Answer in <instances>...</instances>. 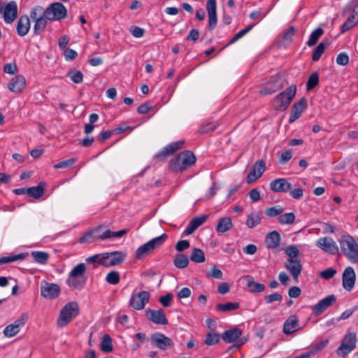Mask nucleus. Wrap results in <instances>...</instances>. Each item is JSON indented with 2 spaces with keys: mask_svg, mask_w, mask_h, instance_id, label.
Returning <instances> with one entry per match:
<instances>
[{
  "mask_svg": "<svg viewBox=\"0 0 358 358\" xmlns=\"http://www.w3.org/2000/svg\"><path fill=\"white\" fill-rule=\"evenodd\" d=\"M0 14L6 24H12L17 17V5L15 1L6 3L0 10Z\"/></svg>",
  "mask_w": 358,
  "mask_h": 358,
  "instance_id": "obj_11",
  "label": "nucleus"
},
{
  "mask_svg": "<svg viewBox=\"0 0 358 358\" xmlns=\"http://www.w3.org/2000/svg\"><path fill=\"white\" fill-rule=\"evenodd\" d=\"M31 27L29 17L27 15H21L17 22L16 31L20 36H26Z\"/></svg>",
  "mask_w": 358,
  "mask_h": 358,
  "instance_id": "obj_28",
  "label": "nucleus"
},
{
  "mask_svg": "<svg viewBox=\"0 0 358 358\" xmlns=\"http://www.w3.org/2000/svg\"><path fill=\"white\" fill-rule=\"evenodd\" d=\"M146 317L152 322L157 324H167L168 320L162 309L157 310L148 308L145 310Z\"/></svg>",
  "mask_w": 358,
  "mask_h": 358,
  "instance_id": "obj_25",
  "label": "nucleus"
},
{
  "mask_svg": "<svg viewBox=\"0 0 358 358\" xmlns=\"http://www.w3.org/2000/svg\"><path fill=\"white\" fill-rule=\"evenodd\" d=\"M76 162V159L70 158L67 160L62 161L53 166L54 169H64L72 166Z\"/></svg>",
  "mask_w": 358,
  "mask_h": 358,
  "instance_id": "obj_58",
  "label": "nucleus"
},
{
  "mask_svg": "<svg viewBox=\"0 0 358 358\" xmlns=\"http://www.w3.org/2000/svg\"><path fill=\"white\" fill-rule=\"evenodd\" d=\"M343 255L352 264L358 263V243L353 236L344 234L338 240Z\"/></svg>",
  "mask_w": 358,
  "mask_h": 358,
  "instance_id": "obj_2",
  "label": "nucleus"
},
{
  "mask_svg": "<svg viewBox=\"0 0 358 358\" xmlns=\"http://www.w3.org/2000/svg\"><path fill=\"white\" fill-rule=\"evenodd\" d=\"M296 92V85H292L285 90L278 94L273 101L275 110L280 111L285 110L295 96Z\"/></svg>",
  "mask_w": 358,
  "mask_h": 358,
  "instance_id": "obj_4",
  "label": "nucleus"
},
{
  "mask_svg": "<svg viewBox=\"0 0 358 358\" xmlns=\"http://www.w3.org/2000/svg\"><path fill=\"white\" fill-rule=\"evenodd\" d=\"M233 226L229 217H221L218 220L216 230L218 233H224L231 229Z\"/></svg>",
  "mask_w": 358,
  "mask_h": 358,
  "instance_id": "obj_33",
  "label": "nucleus"
},
{
  "mask_svg": "<svg viewBox=\"0 0 358 358\" xmlns=\"http://www.w3.org/2000/svg\"><path fill=\"white\" fill-rule=\"evenodd\" d=\"M285 267L292 275L293 279L297 282L302 271L301 260L287 259L285 262Z\"/></svg>",
  "mask_w": 358,
  "mask_h": 358,
  "instance_id": "obj_22",
  "label": "nucleus"
},
{
  "mask_svg": "<svg viewBox=\"0 0 358 358\" xmlns=\"http://www.w3.org/2000/svg\"><path fill=\"white\" fill-rule=\"evenodd\" d=\"M150 297V294L147 291L133 293L129 299V305L136 310H143L149 301Z\"/></svg>",
  "mask_w": 358,
  "mask_h": 358,
  "instance_id": "obj_12",
  "label": "nucleus"
},
{
  "mask_svg": "<svg viewBox=\"0 0 358 358\" xmlns=\"http://www.w3.org/2000/svg\"><path fill=\"white\" fill-rule=\"evenodd\" d=\"M31 255L36 262L41 264H45L50 257L49 254L43 251H32Z\"/></svg>",
  "mask_w": 358,
  "mask_h": 358,
  "instance_id": "obj_39",
  "label": "nucleus"
},
{
  "mask_svg": "<svg viewBox=\"0 0 358 358\" xmlns=\"http://www.w3.org/2000/svg\"><path fill=\"white\" fill-rule=\"evenodd\" d=\"M345 12H349L350 15L358 18V0H351L344 8V13Z\"/></svg>",
  "mask_w": 358,
  "mask_h": 358,
  "instance_id": "obj_47",
  "label": "nucleus"
},
{
  "mask_svg": "<svg viewBox=\"0 0 358 358\" xmlns=\"http://www.w3.org/2000/svg\"><path fill=\"white\" fill-rule=\"evenodd\" d=\"M206 10L208 17V27L209 30H213L216 27L217 22L216 0H207Z\"/></svg>",
  "mask_w": 358,
  "mask_h": 358,
  "instance_id": "obj_18",
  "label": "nucleus"
},
{
  "mask_svg": "<svg viewBox=\"0 0 358 358\" xmlns=\"http://www.w3.org/2000/svg\"><path fill=\"white\" fill-rule=\"evenodd\" d=\"M48 20H49L46 18L43 14V15H40L38 19L35 20V24L34 26V34H40L45 30Z\"/></svg>",
  "mask_w": 358,
  "mask_h": 358,
  "instance_id": "obj_36",
  "label": "nucleus"
},
{
  "mask_svg": "<svg viewBox=\"0 0 358 358\" xmlns=\"http://www.w3.org/2000/svg\"><path fill=\"white\" fill-rule=\"evenodd\" d=\"M356 280V274L352 267H347L342 275V282L343 288L347 291H351L355 286Z\"/></svg>",
  "mask_w": 358,
  "mask_h": 358,
  "instance_id": "obj_21",
  "label": "nucleus"
},
{
  "mask_svg": "<svg viewBox=\"0 0 358 358\" xmlns=\"http://www.w3.org/2000/svg\"><path fill=\"white\" fill-rule=\"evenodd\" d=\"M256 24H252L249 26H248L246 28L241 30L238 31L229 41V45L234 43L238 40H239L241 38L244 36L247 33H248L255 25Z\"/></svg>",
  "mask_w": 358,
  "mask_h": 358,
  "instance_id": "obj_54",
  "label": "nucleus"
},
{
  "mask_svg": "<svg viewBox=\"0 0 358 358\" xmlns=\"http://www.w3.org/2000/svg\"><path fill=\"white\" fill-rule=\"evenodd\" d=\"M101 350L104 352H110L113 350V346L112 343V339L108 334H105L101 342L100 345Z\"/></svg>",
  "mask_w": 358,
  "mask_h": 358,
  "instance_id": "obj_41",
  "label": "nucleus"
},
{
  "mask_svg": "<svg viewBox=\"0 0 358 358\" xmlns=\"http://www.w3.org/2000/svg\"><path fill=\"white\" fill-rule=\"evenodd\" d=\"M173 298V294L168 293L164 296H162L159 299V301L162 304L164 307H169L171 305V302Z\"/></svg>",
  "mask_w": 358,
  "mask_h": 358,
  "instance_id": "obj_59",
  "label": "nucleus"
},
{
  "mask_svg": "<svg viewBox=\"0 0 358 358\" xmlns=\"http://www.w3.org/2000/svg\"><path fill=\"white\" fill-rule=\"evenodd\" d=\"M336 63L341 66H346L349 63V57L345 52H341L336 57Z\"/></svg>",
  "mask_w": 358,
  "mask_h": 358,
  "instance_id": "obj_62",
  "label": "nucleus"
},
{
  "mask_svg": "<svg viewBox=\"0 0 358 358\" xmlns=\"http://www.w3.org/2000/svg\"><path fill=\"white\" fill-rule=\"evenodd\" d=\"M96 241L94 229H92L90 231L85 232L78 239L79 243H91Z\"/></svg>",
  "mask_w": 358,
  "mask_h": 358,
  "instance_id": "obj_49",
  "label": "nucleus"
},
{
  "mask_svg": "<svg viewBox=\"0 0 358 358\" xmlns=\"http://www.w3.org/2000/svg\"><path fill=\"white\" fill-rule=\"evenodd\" d=\"M105 260L103 253L96 254L86 259V262L89 264L97 263L101 266H103L102 262Z\"/></svg>",
  "mask_w": 358,
  "mask_h": 358,
  "instance_id": "obj_56",
  "label": "nucleus"
},
{
  "mask_svg": "<svg viewBox=\"0 0 358 358\" xmlns=\"http://www.w3.org/2000/svg\"><path fill=\"white\" fill-rule=\"evenodd\" d=\"M299 324V320L296 315H290L284 322L283 332L286 335H289L296 331Z\"/></svg>",
  "mask_w": 358,
  "mask_h": 358,
  "instance_id": "obj_30",
  "label": "nucleus"
},
{
  "mask_svg": "<svg viewBox=\"0 0 358 358\" xmlns=\"http://www.w3.org/2000/svg\"><path fill=\"white\" fill-rule=\"evenodd\" d=\"M324 30L321 27H317L311 34L306 42V44L309 47L315 45L318 41L319 38L323 35Z\"/></svg>",
  "mask_w": 358,
  "mask_h": 358,
  "instance_id": "obj_38",
  "label": "nucleus"
},
{
  "mask_svg": "<svg viewBox=\"0 0 358 358\" xmlns=\"http://www.w3.org/2000/svg\"><path fill=\"white\" fill-rule=\"evenodd\" d=\"M45 190V185L42 182L37 186L27 187V195L34 199H39L43 196Z\"/></svg>",
  "mask_w": 358,
  "mask_h": 358,
  "instance_id": "obj_35",
  "label": "nucleus"
},
{
  "mask_svg": "<svg viewBox=\"0 0 358 358\" xmlns=\"http://www.w3.org/2000/svg\"><path fill=\"white\" fill-rule=\"evenodd\" d=\"M329 45V41L328 40L323 41L320 43L313 51L312 60L314 62L318 61Z\"/></svg>",
  "mask_w": 358,
  "mask_h": 358,
  "instance_id": "obj_34",
  "label": "nucleus"
},
{
  "mask_svg": "<svg viewBox=\"0 0 358 358\" xmlns=\"http://www.w3.org/2000/svg\"><path fill=\"white\" fill-rule=\"evenodd\" d=\"M283 208L279 206H272L266 208L265 215L269 217H273L282 213Z\"/></svg>",
  "mask_w": 358,
  "mask_h": 358,
  "instance_id": "obj_53",
  "label": "nucleus"
},
{
  "mask_svg": "<svg viewBox=\"0 0 358 358\" xmlns=\"http://www.w3.org/2000/svg\"><path fill=\"white\" fill-rule=\"evenodd\" d=\"M295 218L294 213H287L281 215L278 218V221L281 224H292L294 222Z\"/></svg>",
  "mask_w": 358,
  "mask_h": 358,
  "instance_id": "obj_46",
  "label": "nucleus"
},
{
  "mask_svg": "<svg viewBox=\"0 0 358 358\" xmlns=\"http://www.w3.org/2000/svg\"><path fill=\"white\" fill-rule=\"evenodd\" d=\"M220 340V336L217 332H209L206 334V339L204 341L205 344L207 345H213L219 343Z\"/></svg>",
  "mask_w": 358,
  "mask_h": 358,
  "instance_id": "obj_48",
  "label": "nucleus"
},
{
  "mask_svg": "<svg viewBox=\"0 0 358 358\" xmlns=\"http://www.w3.org/2000/svg\"><path fill=\"white\" fill-rule=\"evenodd\" d=\"M245 280H246V286L250 292L261 293L264 291L265 285L262 283L255 282L253 277L247 275Z\"/></svg>",
  "mask_w": 358,
  "mask_h": 358,
  "instance_id": "obj_32",
  "label": "nucleus"
},
{
  "mask_svg": "<svg viewBox=\"0 0 358 358\" xmlns=\"http://www.w3.org/2000/svg\"><path fill=\"white\" fill-rule=\"evenodd\" d=\"M185 144L184 140H180L173 143H171L165 146L162 150H160L156 155L155 157L159 159H163L172 154H173L178 150L182 148Z\"/></svg>",
  "mask_w": 358,
  "mask_h": 358,
  "instance_id": "obj_20",
  "label": "nucleus"
},
{
  "mask_svg": "<svg viewBox=\"0 0 358 358\" xmlns=\"http://www.w3.org/2000/svg\"><path fill=\"white\" fill-rule=\"evenodd\" d=\"M64 55L66 61H72L76 59L78 53L73 49L66 48L64 52Z\"/></svg>",
  "mask_w": 358,
  "mask_h": 358,
  "instance_id": "obj_63",
  "label": "nucleus"
},
{
  "mask_svg": "<svg viewBox=\"0 0 358 358\" xmlns=\"http://www.w3.org/2000/svg\"><path fill=\"white\" fill-rule=\"evenodd\" d=\"M26 86V79L22 75H17L10 80L8 88L14 93H20Z\"/></svg>",
  "mask_w": 358,
  "mask_h": 358,
  "instance_id": "obj_27",
  "label": "nucleus"
},
{
  "mask_svg": "<svg viewBox=\"0 0 358 358\" xmlns=\"http://www.w3.org/2000/svg\"><path fill=\"white\" fill-rule=\"evenodd\" d=\"M105 261H103V266L105 267H111L121 264L125 259L126 253L121 251H114L110 252H103Z\"/></svg>",
  "mask_w": 358,
  "mask_h": 358,
  "instance_id": "obj_13",
  "label": "nucleus"
},
{
  "mask_svg": "<svg viewBox=\"0 0 358 358\" xmlns=\"http://www.w3.org/2000/svg\"><path fill=\"white\" fill-rule=\"evenodd\" d=\"M358 23V18L354 15H350L347 20L341 27V34H344L347 31L352 29L356 24Z\"/></svg>",
  "mask_w": 358,
  "mask_h": 358,
  "instance_id": "obj_42",
  "label": "nucleus"
},
{
  "mask_svg": "<svg viewBox=\"0 0 358 358\" xmlns=\"http://www.w3.org/2000/svg\"><path fill=\"white\" fill-rule=\"evenodd\" d=\"M151 342L157 348L166 350L173 347L174 343L171 338L167 337L162 333H155L151 335Z\"/></svg>",
  "mask_w": 358,
  "mask_h": 358,
  "instance_id": "obj_15",
  "label": "nucleus"
},
{
  "mask_svg": "<svg viewBox=\"0 0 358 358\" xmlns=\"http://www.w3.org/2000/svg\"><path fill=\"white\" fill-rule=\"evenodd\" d=\"M189 260L186 255L178 253L176 255L173 264L178 268H184L188 266Z\"/></svg>",
  "mask_w": 358,
  "mask_h": 358,
  "instance_id": "obj_40",
  "label": "nucleus"
},
{
  "mask_svg": "<svg viewBox=\"0 0 358 358\" xmlns=\"http://www.w3.org/2000/svg\"><path fill=\"white\" fill-rule=\"evenodd\" d=\"M196 159L192 152L185 150L171 159L169 167L174 172H182L193 165Z\"/></svg>",
  "mask_w": 358,
  "mask_h": 358,
  "instance_id": "obj_3",
  "label": "nucleus"
},
{
  "mask_svg": "<svg viewBox=\"0 0 358 358\" xmlns=\"http://www.w3.org/2000/svg\"><path fill=\"white\" fill-rule=\"evenodd\" d=\"M261 222V216L257 213L250 214L246 220L248 227L252 229L257 226Z\"/></svg>",
  "mask_w": 358,
  "mask_h": 358,
  "instance_id": "obj_43",
  "label": "nucleus"
},
{
  "mask_svg": "<svg viewBox=\"0 0 358 358\" xmlns=\"http://www.w3.org/2000/svg\"><path fill=\"white\" fill-rule=\"evenodd\" d=\"M129 31L132 36L135 38L143 37L145 33L144 29L137 26L131 27Z\"/></svg>",
  "mask_w": 358,
  "mask_h": 358,
  "instance_id": "obj_61",
  "label": "nucleus"
},
{
  "mask_svg": "<svg viewBox=\"0 0 358 358\" xmlns=\"http://www.w3.org/2000/svg\"><path fill=\"white\" fill-rule=\"evenodd\" d=\"M190 259L196 263H202L205 262V255L200 248H194L191 255Z\"/></svg>",
  "mask_w": 358,
  "mask_h": 358,
  "instance_id": "obj_44",
  "label": "nucleus"
},
{
  "mask_svg": "<svg viewBox=\"0 0 358 358\" xmlns=\"http://www.w3.org/2000/svg\"><path fill=\"white\" fill-rule=\"evenodd\" d=\"M43 14L50 21L60 20L67 16V10L62 3L55 2L47 7Z\"/></svg>",
  "mask_w": 358,
  "mask_h": 358,
  "instance_id": "obj_8",
  "label": "nucleus"
},
{
  "mask_svg": "<svg viewBox=\"0 0 358 358\" xmlns=\"http://www.w3.org/2000/svg\"><path fill=\"white\" fill-rule=\"evenodd\" d=\"M106 280L110 285L118 284L120 280L119 272L116 271H110L106 277Z\"/></svg>",
  "mask_w": 358,
  "mask_h": 358,
  "instance_id": "obj_52",
  "label": "nucleus"
},
{
  "mask_svg": "<svg viewBox=\"0 0 358 358\" xmlns=\"http://www.w3.org/2000/svg\"><path fill=\"white\" fill-rule=\"evenodd\" d=\"M280 235L277 231H272L267 234L265 238V245L268 249H275L280 243Z\"/></svg>",
  "mask_w": 358,
  "mask_h": 358,
  "instance_id": "obj_29",
  "label": "nucleus"
},
{
  "mask_svg": "<svg viewBox=\"0 0 358 358\" xmlns=\"http://www.w3.org/2000/svg\"><path fill=\"white\" fill-rule=\"evenodd\" d=\"M68 76H69L71 80L76 84L81 83L83 80V73L75 69H71L68 73Z\"/></svg>",
  "mask_w": 358,
  "mask_h": 358,
  "instance_id": "obj_51",
  "label": "nucleus"
},
{
  "mask_svg": "<svg viewBox=\"0 0 358 358\" xmlns=\"http://www.w3.org/2000/svg\"><path fill=\"white\" fill-rule=\"evenodd\" d=\"M167 238V235L166 234H163L161 236L154 238L140 246L135 252V257L137 259H141L149 254H150L154 250L159 247L161 245L164 243Z\"/></svg>",
  "mask_w": 358,
  "mask_h": 358,
  "instance_id": "obj_6",
  "label": "nucleus"
},
{
  "mask_svg": "<svg viewBox=\"0 0 358 358\" xmlns=\"http://www.w3.org/2000/svg\"><path fill=\"white\" fill-rule=\"evenodd\" d=\"M26 317L22 315L17 320H16L13 324H10L5 327L3 329V335L6 337L10 338L15 336L19 333L21 328L25 324Z\"/></svg>",
  "mask_w": 358,
  "mask_h": 358,
  "instance_id": "obj_19",
  "label": "nucleus"
},
{
  "mask_svg": "<svg viewBox=\"0 0 358 358\" xmlns=\"http://www.w3.org/2000/svg\"><path fill=\"white\" fill-rule=\"evenodd\" d=\"M295 33H296V29H295L294 27L291 26L285 32L284 35L282 36V39L284 41H291L292 39V37L294 36Z\"/></svg>",
  "mask_w": 358,
  "mask_h": 358,
  "instance_id": "obj_64",
  "label": "nucleus"
},
{
  "mask_svg": "<svg viewBox=\"0 0 358 358\" xmlns=\"http://www.w3.org/2000/svg\"><path fill=\"white\" fill-rule=\"evenodd\" d=\"M94 233L96 241H103L111 238H119L129 232L128 229H124L118 231H112L105 225H99L94 228Z\"/></svg>",
  "mask_w": 358,
  "mask_h": 358,
  "instance_id": "obj_7",
  "label": "nucleus"
},
{
  "mask_svg": "<svg viewBox=\"0 0 358 358\" xmlns=\"http://www.w3.org/2000/svg\"><path fill=\"white\" fill-rule=\"evenodd\" d=\"M240 307L239 303L237 302H227L225 303H217L215 306L216 310L227 313L229 311L235 310Z\"/></svg>",
  "mask_w": 358,
  "mask_h": 358,
  "instance_id": "obj_37",
  "label": "nucleus"
},
{
  "mask_svg": "<svg viewBox=\"0 0 358 358\" xmlns=\"http://www.w3.org/2000/svg\"><path fill=\"white\" fill-rule=\"evenodd\" d=\"M78 315V305L76 302H69L60 310L57 319V326L60 328L66 327Z\"/></svg>",
  "mask_w": 358,
  "mask_h": 358,
  "instance_id": "obj_5",
  "label": "nucleus"
},
{
  "mask_svg": "<svg viewBox=\"0 0 358 358\" xmlns=\"http://www.w3.org/2000/svg\"><path fill=\"white\" fill-rule=\"evenodd\" d=\"M242 336V331L238 328H234L225 331L221 336L222 340L227 343H230L235 342Z\"/></svg>",
  "mask_w": 358,
  "mask_h": 358,
  "instance_id": "obj_31",
  "label": "nucleus"
},
{
  "mask_svg": "<svg viewBox=\"0 0 358 358\" xmlns=\"http://www.w3.org/2000/svg\"><path fill=\"white\" fill-rule=\"evenodd\" d=\"M217 122H210V123H208L206 124V125H203V127H201L199 130V134H206V133H208L210 131H212L213 130H215L217 127Z\"/></svg>",
  "mask_w": 358,
  "mask_h": 358,
  "instance_id": "obj_60",
  "label": "nucleus"
},
{
  "mask_svg": "<svg viewBox=\"0 0 358 358\" xmlns=\"http://www.w3.org/2000/svg\"><path fill=\"white\" fill-rule=\"evenodd\" d=\"M61 289L57 284L45 282L41 286V294L44 298L54 299L59 296Z\"/></svg>",
  "mask_w": 358,
  "mask_h": 358,
  "instance_id": "obj_17",
  "label": "nucleus"
},
{
  "mask_svg": "<svg viewBox=\"0 0 358 358\" xmlns=\"http://www.w3.org/2000/svg\"><path fill=\"white\" fill-rule=\"evenodd\" d=\"M270 188L275 192L285 193L292 188V184L286 178H277L270 183Z\"/></svg>",
  "mask_w": 358,
  "mask_h": 358,
  "instance_id": "obj_26",
  "label": "nucleus"
},
{
  "mask_svg": "<svg viewBox=\"0 0 358 358\" xmlns=\"http://www.w3.org/2000/svg\"><path fill=\"white\" fill-rule=\"evenodd\" d=\"M315 245L329 255H336L339 251L336 241L331 237H321L317 240Z\"/></svg>",
  "mask_w": 358,
  "mask_h": 358,
  "instance_id": "obj_14",
  "label": "nucleus"
},
{
  "mask_svg": "<svg viewBox=\"0 0 358 358\" xmlns=\"http://www.w3.org/2000/svg\"><path fill=\"white\" fill-rule=\"evenodd\" d=\"M306 107L307 100L304 97L301 98L299 101L294 103L292 107L289 122H294L295 120L299 119Z\"/></svg>",
  "mask_w": 358,
  "mask_h": 358,
  "instance_id": "obj_24",
  "label": "nucleus"
},
{
  "mask_svg": "<svg viewBox=\"0 0 358 358\" xmlns=\"http://www.w3.org/2000/svg\"><path fill=\"white\" fill-rule=\"evenodd\" d=\"M285 253L288 256L287 259H299L300 251L296 245H292L285 248Z\"/></svg>",
  "mask_w": 358,
  "mask_h": 358,
  "instance_id": "obj_50",
  "label": "nucleus"
},
{
  "mask_svg": "<svg viewBox=\"0 0 358 358\" xmlns=\"http://www.w3.org/2000/svg\"><path fill=\"white\" fill-rule=\"evenodd\" d=\"M86 265L80 263L69 272L66 279V285L72 289L82 290L86 285Z\"/></svg>",
  "mask_w": 358,
  "mask_h": 358,
  "instance_id": "obj_1",
  "label": "nucleus"
},
{
  "mask_svg": "<svg viewBox=\"0 0 358 358\" xmlns=\"http://www.w3.org/2000/svg\"><path fill=\"white\" fill-rule=\"evenodd\" d=\"M264 299L266 303H271L275 301H282V296L279 293L274 292L273 294L266 295Z\"/></svg>",
  "mask_w": 358,
  "mask_h": 358,
  "instance_id": "obj_57",
  "label": "nucleus"
},
{
  "mask_svg": "<svg viewBox=\"0 0 358 358\" xmlns=\"http://www.w3.org/2000/svg\"><path fill=\"white\" fill-rule=\"evenodd\" d=\"M319 83V75L318 73L315 71L313 72L309 76L306 83V90L310 91L314 89Z\"/></svg>",
  "mask_w": 358,
  "mask_h": 358,
  "instance_id": "obj_45",
  "label": "nucleus"
},
{
  "mask_svg": "<svg viewBox=\"0 0 358 358\" xmlns=\"http://www.w3.org/2000/svg\"><path fill=\"white\" fill-rule=\"evenodd\" d=\"M284 87V81L281 76L275 74L271 76L269 80L262 86L260 94L262 95L271 94Z\"/></svg>",
  "mask_w": 358,
  "mask_h": 358,
  "instance_id": "obj_10",
  "label": "nucleus"
},
{
  "mask_svg": "<svg viewBox=\"0 0 358 358\" xmlns=\"http://www.w3.org/2000/svg\"><path fill=\"white\" fill-rule=\"evenodd\" d=\"M265 171V162L263 160L257 161L252 166L251 171L247 176V183L251 184L262 176Z\"/></svg>",
  "mask_w": 358,
  "mask_h": 358,
  "instance_id": "obj_23",
  "label": "nucleus"
},
{
  "mask_svg": "<svg viewBox=\"0 0 358 358\" xmlns=\"http://www.w3.org/2000/svg\"><path fill=\"white\" fill-rule=\"evenodd\" d=\"M357 335L355 332L346 334L342 339L340 346L336 350V354L340 357H343L356 348Z\"/></svg>",
  "mask_w": 358,
  "mask_h": 358,
  "instance_id": "obj_9",
  "label": "nucleus"
},
{
  "mask_svg": "<svg viewBox=\"0 0 358 358\" xmlns=\"http://www.w3.org/2000/svg\"><path fill=\"white\" fill-rule=\"evenodd\" d=\"M25 255L23 253H20L13 256L3 257L0 258V265L15 262L20 259H23Z\"/></svg>",
  "mask_w": 358,
  "mask_h": 358,
  "instance_id": "obj_55",
  "label": "nucleus"
},
{
  "mask_svg": "<svg viewBox=\"0 0 358 358\" xmlns=\"http://www.w3.org/2000/svg\"><path fill=\"white\" fill-rule=\"evenodd\" d=\"M336 301V297L335 295L327 296L312 307V314L315 316L321 315Z\"/></svg>",
  "mask_w": 358,
  "mask_h": 358,
  "instance_id": "obj_16",
  "label": "nucleus"
}]
</instances>
